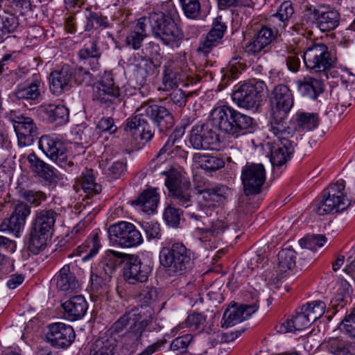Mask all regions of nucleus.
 Returning <instances> with one entry per match:
<instances>
[{
	"mask_svg": "<svg viewBox=\"0 0 355 355\" xmlns=\"http://www.w3.org/2000/svg\"><path fill=\"white\" fill-rule=\"evenodd\" d=\"M13 270V261L3 253H0V279Z\"/></svg>",
	"mask_w": 355,
	"mask_h": 355,
	"instance_id": "69168bd1",
	"label": "nucleus"
},
{
	"mask_svg": "<svg viewBox=\"0 0 355 355\" xmlns=\"http://www.w3.org/2000/svg\"><path fill=\"white\" fill-rule=\"evenodd\" d=\"M198 159L200 167L207 171H215L225 166L224 161L217 157L200 154Z\"/></svg>",
	"mask_w": 355,
	"mask_h": 355,
	"instance_id": "8fccbe9b",
	"label": "nucleus"
},
{
	"mask_svg": "<svg viewBox=\"0 0 355 355\" xmlns=\"http://www.w3.org/2000/svg\"><path fill=\"white\" fill-rule=\"evenodd\" d=\"M148 17L139 18L135 26L128 32L125 38L127 46L138 50L141 46L144 40L147 37Z\"/></svg>",
	"mask_w": 355,
	"mask_h": 355,
	"instance_id": "c756f323",
	"label": "nucleus"
},
{
	"mask_svg": "<svg viewBox=\"0 0 355 355\" xmlns=\"http://www.w3.org/2000/svg\"><path fill=\"white\" fill-rule=\"evenodd\" d=\"M309 15L315 22L320 31L325 32L336 28L340 21V14L337 10L329 6H320L317 8H309Z\"/></svg>",
	"mask_w": 355,
	"mask_h": 355,
	"instance_id": "dca6fc26",
	"label": "nucleus"
},
{
	"mask_svg": "<svg viewBox=\"0 0 355 355\" xmlns=\"http://www.w3.org/2000/svg\"><path fill=\"white\" fill-rule=\"evenodd\" d=\"M277 272L281 275L291 270L295 265V252L291 248L282 250L278 255Z\"/></svg>",
	"mask_w": 355,
	"mask_h": 355,
	"instance_id": "49530a36",
	"label": "nucleus"
},
{
	"mask_svg": "<svg viewBox=\"0 0 355 355\" xmlns=\"http://www.w3.org/2000/svg\"><path fill=\"white\" fill-rule=\"evenodd\" d=\"M146 236L149 239H160L161 230L159 225L157 222H145L142 225Z\"/></svg>",
	"mask_w": 355,
	"mask_h": 355,
	"instance_id": "0e129e2a",
	"label": "nucleus"
},
{
	"mask_svg": "<svg viewBox=\"0 0 355 355\" xmlns=\"http://www.w3.org/2000/svg\"><path fill=\"white\" fill-rule=\"evenodd\" d=\"M75 337V331L70 325L63 322H55L49 325L46 339L55 347H68L73 342Z\"/></svg>",
	"mask_w": 355,
	"mask_h": 355,
	"instance_id": "6ab92c4d",
	"label": "nucleus"
},
{
	"mask_svg": "<svg viewBox=\"0 0 355 355\" xmlns=\"http://www.w3.org/2000/svg\"><path fill=\"white\" fill-rule=\"evenodd\" d=\"M208 206L218 207L227 200L230 189L225 185H216L212 188L204 189L199 191Z\"/></svg>",
	"mask_w": 355,
	"mask_h": 355,
	"instance_id": "2f4dec72",
	"label": "nucleus"
},
{
	"mask_svg": "<svg viewBox=\"0 0 355 355\" xmlns=\"http://www.w3.org/2000/svg\"><path fill=\"white\" fill-rule=\"evenodd\" d=\"M127 256L126 254L112 250H107L98 266L92 270L90 280L94 288L97 290L105 285L114 272L116 267L121 263V259Z\"/></svg>",
	"mask_w": 355,
	"mask_h": 355,
	"instance_id": "9b49d317",
	"label": "nucleus"
},
{
	"mask_svg": "<svg viewBox=\"0 0 355 355\" xmlns=\"http://www.w3.org/2000/svg\"><path fill=\"white\" fill-rule=\"evenodd\" d=\"M107 233L110 242L122 248L137 246L143 241L141 234L135 226L126 221H121L110 225Z\"/></svg>",
	"mask_w": 355,
	"mask_h": 355,
	"instance_id": "f8f14e48",
	"label": "nucleus"
},
{
	"mask_svg": "<svg viewBox=\"0 0 355 355\" xmlns=\"http://www.w3.org/2000/svg\"><path fill=\"white\" fill-rule=\"evenodd\" d=\"M327 239L322 234H313L307 236L300 240L302 248L315 250L317 248H321L327 243Z\"/></svg>",
	"mask_w": 355,
	"mask_h": 355,
	"instance_id": "603ef678",
	"label": "nucleus"
},
{
	"mask_svg": "<svg viewBox=\"0 0 355 355\" xmlns=\"http://www.w3.org/2000/svg\"><path fill=\"white\" fill-rule=\"evenodd\" d=\"M90 355H118L116 339L112 337H102L97 339L92 345Z\"/></svg>",
	"mask_w": 355,
	"mask_h": 355,
	"instance_id": "79ce46f5",
	"label": "nucleus"
},
{
	"mask_svg": "<svg viewBox=\"0 0 355 355\" xmlns=\"http://www.w3.org/2000/svg\"><path fill=\"white\" fill-rule=\"evenodd\" d=\"M31 214V207L25 203H17L11 216L3 220L0 230L3 232H10L17 236L24 229L26 218Z\"/></svg>",
	"mask_w": 355,
	"mask_h": 355,
	"instance_id": "aec40b11",
	"label": "nucleus"
},
{
	"mask_svg": "<svg viewBox=\"0 0 355 355\" xmlns=\"http://www.w3.org/2000/svg\"><path fill=\"white\" fill-rule=\"evenodd\" d=\"M233 113V130L231 135L237 137L240 135L254 131L257 125L252 117L241 114L235 110Z\"/></svg>",
	"mask_w": 355,
	"mask_h": 355,
	"instance_id": "e433bc0d",
	"label": "nucleus"
},
{
	"mask_svg": "<svg viewBox=\"0 0 355 355\" xmlns=\"http://www.w3.org/2000/svg\"><path fill=\"white\" fill-rule=\"evenodd\" d=\"M296 128L302 131H310L318 126V115L315 113L298 112L295 114Z\"/></svg>",
	"mask_w": 355,
	"mask_h": 355,
	"instance_id": "c03bdc74",
	"label": "nucleus"
},
{
	"mask_svg": "<svg viewBox=\"0 0 355 355\" xmlns=\"http://www.w3.org/2000/svg\"><path fill=\"white\" fill-rule=\"evenodd\" d=\"M159 200L156 189H147L143 191L132 204L140 207L145 213L153 214L155 211Z\"/></svg>",
	"mask_w": 355,
	"mask_h": 355,
	"instance_id": "f704fd0d",
	"label": "nucleus"
},
{
	"mask_svg": "<svg viewBox=\"0 0 355 355\" xmlns=\"http://www.w3.org/2000/svg\"><path fill=\"white\" fill-rule=\"evenodd\" d=\"M184 77H178L177 73L173 72L171 69H166L162 78V83L164 86V90L172 89L177 87L180 83L182 82Z\"/></svg>",
	"mask_w": 355,
	"mask_h": 355,
	"instance_id": "5fc2aeb1",
	"label": "nucleus"
},
{
	"mask_svg": "<svg viewBox=\"0 0 355 355\" xmlns=\"http://www.w3.org/2000/svg\"><path fill=\"white\" fill-rule=\"evenodd\" d=\"M74 81L79 85H91L94 82L92 74L83 67L73 70Z\"/></svg>",
	"mask_w": 355,
	"mask_h": 355,
	"instance_id": "864d4df0",
	"label": "nucleus"
},
{
	"mask_svg": "<svg viewBox=\"0 0 355 355\" xmlns=\"http://www.w3.org/2000/svg\"><path fill=\"white\" fill-rule=\"evenodd\" d=\"M22 198L35 207L46 200V195L41 191L27 190L22 193Z\"/></svg>",
	"mask_w": 355,
	"mask_h": 355,
	"instance_id": "13d9d810",
	"label": "nucleus"
},
{
	"mask_svg": "<svg viewBox=\"0 0 355 355\" xmlns=\"http://www.w3.org/2000/svg\"><path fill=\"white\" fill-rule=\"evenodd\" d=\"M323 80V78L321 80H318L311 76H306L296 80L295 83L298 92L302 96L315 100L318 95L324 91Z\"/></svg>",
	"mask_w": 355,
	"mask_h": 355,
	"instance_id": "7c9ffc66",
	"label": "nucleus"
},
{
	"mask_svg": "<svg viewBox=\"0 0 355 355\" xmlns=\"http://www.w3.org/2000/svg\"><path fill=\"white\" fill-rule=\"evenodd\" d=\"M328 350L334 355H353L345 343L337 338H331L329 340Z\"/></svg>",
	"mask_w": 355,
	"mask_h": 355,
	"instance_id": "6e6d98bb",
	"label": "nucleus"
},
{
	"mask_svg": "<svg viewBox=\"0 0 355 355\" xmlns=\"http://www.w3.org/2000/svg\"><path fill=\"white\" fill-rule=\"evenodd\" d=\"M265 87V83L260 80L244 83L232 93V100L241 108L257 110L261 105Z\"/></svg>",
	"mask_w": 355,
	"mask_h": 355,
	"instance_id": "1a4fd4ad",
	"label": "nucleus"
},
{
	"mask_svg": "<svg viewBox=\"0 0 355 355\" xmlns=\"http://www.w3.org/2000/svg\"><path fill=\"white\" fill-rule=\"evenodd\" d=\"M275 112H271V120H270V129L271 132L277 137V139H283V138H288L290 139L291 137H293L295 130L286 125L285 119L288 114H275Z\"/></svg>",
	"mask_w": 355,
	"mask_h": 355,
	"instance_id": "c9c22d12",
	"label": "nucleus"
},
{
	"mask_svg": "<svg viewBox=\"0 0 355 355\" xmlns=\"http://www.w3.org/2000/svg\"><path fill=\"white\" fill-rule=\"evenodd\" d=\"M96 128L101 132H107L110 134L115 132L116 127L111 117H103L98 123Z\"/></svg>",
	"mask_w": 355,
	"mask_h": 355,
	"instance_id": "338daca9",
	"label": "nucleus"
},
{
	"mask_svg": "<svg viewBox=\"0 0 355 355\" xmlns=\"http://www.w3.org/2000/svg\"><path fill=\"white\" fill-rule=\"evenodd\" d=\"M27 159L31 169L39 176L50 181L55 177L53 168L41 160L35 153L29 154Z\"/></svg>",
	"mask_w": 355,
	"mask_h": 355,
	"instance_id": "a19ab883",
	"label": "nucleus"
},
{
	"mask_svg": "<svg viewBox=\"0 0 355 355\" xmlns=\"http://www.w3.org/2000/svg\"><path fill=\"white\" fill-rule=\"evenodd\" d=\"M304 64L307 69L315 73H319L320 77L328 79L329 74L340 78L342 83L347 84L353 82L350 77H355L347 69L343 68L331 69L333 60L328 47L323 43H315L309 46L303 54Z\"/></svg>",
	"mask_w": 355,
	"mask_h": 355,
	"instance_id": "f03ea898",
	"label": "nucleus"
},
{
	"mask_svg": "<svg viewBox=\"0 0 355 355\" xmlns=\"http://www.w3.org/2000/svg\"><path fill=\"white\" fill-rule=\"evenodd\" d=\"M164 218L168 224L172 226L178 225L180 219V209L172 206H168L165 209Z\"/></svg>",
	"mask_w": 355,
	"mask_h": 355,
	"instance_id": "052dcab7",
	"label": "nucleus"
},
{
	"mask_svg": "<svg viewBox=\"0 0 355 355\" xmlns=\"http://www.w3.org/2000/svg\"><path fill=\"white\" fill-rule=\"evenodd\" d=\"M271 112L275 114H288L294 104L291 90L284 84L276 85L270 93Z\"/></svg>",
	"mask_w": 355,
	"mask_h": 355,
	"instance_id": "a211bd4d",
	"label": "nucleus"
},
{
	"mask_svg": "<svg viewBox=\"0 0 355 355\" xmlns=\"http://www.w3.org/2000/svg\"><path fill=\"white\" fill-rule=\"evenodd\" d=\"M0 42L5 39L6 34L13 33L19 26L18 18L12 13L3 11L0 13Z\"/></svg>",
	"mask_w": 355,
	"mask_h": 355,
	"instance_id": "de8ad7c7",
	"label": "nucleus"
},
{
	"mask_svg": "<svg viewBox=\"0 0 355 355\" xmlns=\"http://www.w3.org/2000/svg\"><path fill=\"white\" fill-rule=\"evenodd\" d=\"M53 280L57 288L63 292L73 291L78 284L75 275L70 272L69 265L64 266L55 275Z\"/></svg>",
	"mask_w": 355,
	"mask_h": 355,
	"instance_id": "72a5a7b5",
	"label": "nucleus"
},
{
	"mask_svg": "<svg viewBox=\"0 0 355 355\" xmlns=\"http://www.w3.org/2000/svg\"><path fill=\"white\" fill-rule=\"evenodd\" d=\"M159 46L153 42H148L142 49L144 59H154L159 55Z\"/></svg>",
	"mask_w": 355,
	"mask_h": 355,
	"instance_id": "774afa93",
	"label": "nucleus"
},
{
	"mask_svg": "<svg viewBox=\"0 0 355 355\" xmlns=\"http://www.w3.org/2000/svg\"><path fill=\"white\" fill-rule=\"evenodd\" d=\"M77 183L88 196L98 194L102 189L101 185L96 182L92 170L87 169L83 171Z\"/></svg>",
	"mask_w": 355,
	"mask_h": 355,
	"instance_id": "37998d69",
	"label": "nucleus"
},
{
	"mask_svg": "<svg viewBox=\"0 0 355 355\" xmlns=\"http://www.w3.org/2000/svg\"><path fill=\"white\" fill-rule=\"evenodd\" d=\"M184 15L191 19L200 17L201 6L199 0H180Z\"/></svg>",
	"mask_w": 355,
	"mask_h": 355,
	"instance_id": "3c124183",
	"label": "nucleus"
},
{
	"mask_svg": "<svg viewBox=\"0 0 355 355\" xmlns=\"http://www.w3.org/2000/svg\"><path fill=\"white\" fill-rule=\"evenodd\" d=\"M73 69L68 64L50 74V89L55 94L69 90L72 85Z\"/></svg>",
	"mask_w": 355,
	"mask_h": 355,
	"instance_id": "bb28decb",
	"label": "nucleus"
},
{
	"mask_svg": "<svg viewBox=\"0 0 355 355\" xmlns=\"http://www.w3.org/2000/svg\"><path fill=\"white\" fill-rule=\"evenodd\" d=\"M119 96V89L114 86L112 74L105 71L94 89V98L101 103H111Z\"/></svg>",
	"mask_w": 355,
	"mask_h": 355,
	"instance_id": "5701e85b",
	"label": "nucleus"
},
{
	"mask_svg": "<svg viewBox=\"0 0 355 355\" xmlns=\"http://www.w3.org/2000/svg\"><path fill=\"white\" fill-rule=\"evenodd\" d=\"M189 141L196 149H213L218 141V137L209 123H201L192 128Z\"/></svg>",
	"mask_w": 355,
	"mask_h": 355,
	"instance_id": "f3484780",
	"label": "nucleus"
},
{
	"mask_svg": "<svg viewBox=\"0 0 355 355\" xmlns=\"http://www.w3.org/2000/svg\"><path fill=\"white\" fill-rule=\"evenodd\" d=\"M229 106L223 105L214 108L209 114V125L225 133L231 135L233 130V112Z\"/></svg>",
	"mask_w": 355,
	"mask_h": 355,
	"instance_id": "393cba45",
	"label": "nucleus"
},
{
	"mask_svg": "<svg viewBox=\"0 0 355 355\" xmlns=\"http://www.w3.org/2000/svg\"><path fill=\"white\" fill-rule=\"evenodd\" d=\"M193 253L182 243H174L171 247H164L159 254L160 263L178 275L191 268Z\"/></svg>",
	"mask_w": 355,
	"mask_h": 355,
	"instance_id": "0eeeda50",
	"label": "nucleus"
},
{
	"mask_svg": "<svg viewBox=\"0 0 355 355\" xmlns=\"http://www.w3.org/2000/svg\"><path fill=\"white\" fill-rule=\"evenodd\" d=\"M351 202L345 190V182L340 179L323 191L322 198L315 205L314 211L320 216L345 210Z\"/></svg>",
	"mask_w": 355,
	"mask_h": 355,
	"instance_id": "423d86ee",
	"label": "nucleus"
},
{
	"mask_svg": "<svg viewBox=\"0 0 355 355\" xmlns=\"http://www.w3.org/2000/svg\"><path fill=\"white\" fill-rule=\"evenodd\" d=\"M42 85L40 76L34 73L24 83H21L17 86L15 95L19 100L34 101L40 96Z\"/></svg>",
	"mask_w": 355,
	"mask_h": 355,
	"instance_id": "cd10ccee",
	"label": "nucleus"
},
{
	"mask_svg": "<svg viewBox=\"0 0 355 355\" xmlns=\"http://www.w3.org/2000/svg\"><path fill=\"white\" fill-rule=\"evenodd\" d=\"M203 225L204 227H198L197 228L199 234L204 236L203 238L218 236L222 234L227 227L225 221L220 219L208 220V224L205 225V223H203Z\"/></svg>",
	"mask_w": 355,
	"mask_h": 355,
	"instance_id": "a18cd8bd",
	"label": "nucleus"
},
{
	"mask_svg": "<svg viewBox=\"0 0 355 355\" xmlns=\"http://www.w3.org/2000/svg\"><path fill=\"white\" fill-rule=\"evenodd\" d=\"M129 257L123 268V277L129 284L145 283L152 272V266L148 260H141L133 255Z\"/></svg>",
	"mask_w": 355,
	"mask_h": 355,
	"instance_id": "2eb2a0df",
	"label": "nucleus"
},
{
	"mask_svg": "<svg viewBox=\"0 0 355 355\" xmlns=\"http://www.w3.org/2000/svg\"><path fill=\"white\" fill-rule=\"evenodd\" d=\"M326 304L320 300L308 302L302 306L301 310L305 313L312 323L324 313Z\"/></svg>",
	"mask_w": 355,
	"mask_h": 355,
	"instance_id": "09e8293b",
	"label": "nucleus"
},
{
	"mask_svg": "<svg viewBox=\"0 0 355 355\" xmlns=\"http://www.w3.org/2000/svg\"><path fill=\"white\" fill-rule=\"evenodd\" d=\"M41 110L46 114V119L58 125L65 123L69 119L68 109L62 105L49 104L41 107Z\"/></svg>",
	"mask_w": 355,
	"mask_h": 355,
	"instance_id": "58836bf2",
	"label": "nucleus"
},
{
	"mask_svg": "<svg viewBox=\"0 0 355 355\" xmlns=\"http://www.w3.org/2000/svg\"><path fill=\"white\" fill-rule=\"evenodd\" d=\"M125 170V164L123 162H114L105 170V173L110 178L117 179L124 173Z\"/></svg>",
	"mask_w": 355,
	"mask_h": 355,
	"instance_id": "e2e57ef3",
	"label": "nucleus"
},
{
	"mask_svg": "<svg viewBox=\"0 0 355 355\" xmlns=\"http://www.w3.org/2000/svg\"><path fill=\"white\" fill-rule=\"evenodd\" d=\"M340 328L348 336L355 338V308L344 318Z\"/></svg>",
	"mask_w": 355,
	"mask_h": 355,
	"instance_id": "4d7b16f0",
	"label": "nucleus"
},
{
	"mask_svg": "<svg viewBox=\"0 0 355 355\" xmlns=\"http://www.w3.org/2000/svg\"><path fill=\"white\" fill-rule=\"evenodd\" d=\"M278 33V29L263 26L245 45V52L250 55H256L261 52L265 53L269 50L271 42Z\"/></svg>",
	"mask_w": 355,
	"mask_h": 355,
	"instance_id": "4be33fe9",
	"label": "nucleus"
},
{
	"mask_svg": "<svg viewBox=\"0 0 355 355\" xmlns=\"http://www.w3.org/2000/svg\"><path fill=\"white\" fill-rule=\"evenodd\" d=\"M226 29L227 26L223 21L222 17H217L214 21L212 28L207 33L205 40L200 43L197 49L198 52L207 56L211 49L218 44Z\"/></svg>",
	"mask_w": 355,
	"mask_h": 355,
	"instance_id": "a878e982",
	"label": "nucleus"
},
{
	"mask_svg": "<svg viewBox=\"0 0 355 355\" xmlns=\"http://www.w3.org/2000/svg\"><path fill=\"white\" fill-rule=\"evenodd\" d=\"M193 340V336L189 334H184L175 338L171 343L170 348L173 351L186 352L188 346Z\"/></svg>",
	"mask_w": 355,
	"mask_h": 355,
	"instance_id": "bf43d9fd",
	"label": "nucleus"
},
{
	"mask_svg": "<svg viewBox=\"0 0 355 355\" xmlns=\"http://www.w3.org/2000/svg\"><path fill=\"white\" fill-rule=\"evenodd\" d=\"M153 321V310L148 306H140L131 309L116 320L112 328L116 333L121 332L129 325L126 336L133 344L140 343L144 331L149 329Z\"/></svg>",
	"mask_w": 355,
	"mask_h": 355,
	"instance_id": "20e7f679",
	"label": "nucleus"
},
{
	"mask_svg": "<svg viewBox=\"0 0 355 355\" xmlns=\"http://www.w3.org/2000/svg\"><path fill=\"white\" fill-rule=\"evenodd\" d=\"M176 13L174 8L168 14L152 12L148 17L153 35L162 43L171 48L178 47L184 37L182 30L174 19Z\"/></svg>",
	"mask_w": 355,
	"mask_h": 355,
	"instance_id": "39448f33",
	"label": "nucleus"
},
{
	"mask_svg": "<svg viewBox=\"0 0 355 355\" xmlns=\"http://www.w3.org/2000/svg\"><path fill=\"white\" fill-rule=\"evenodd\" d=\"M135 116L128 120L124 130L136 141L144 143L149 141L154 132L149 126L144 116H148L158 128L159 132H166L174 125L172 114L165 107L159 105H145L137 109Z\"/></svg>",
	"mask_w": 355,
	"mask_h": 355,
	"instance_id": "f257e3e1",
	"label": "nucleus"
},
{
	"mask_svg": "<svg viewBox=\"0 0 355 355\" xmlns=\"http://www.w3.org/2000/svg\"><path fill=\"white\" fill-rule=\"evenodd\" d=\"M270 151V160L273 166H281L291 158L294 151L293 141L288 138L275 139L267 144Z\"/></svg>",
	"mask_w": 355,
	"mask_h": 355,
	"instance_id": "412c9836",
	"label": "nucleus"
},
{
	"mask_svg": "<svg viewBox=\"0 0 355 355\" xmlns=\"http://www.w3.org/2000/svg\"><path fill=\"white\" fill-rule=\"evenodd\" d=\"M258 302L259 300H257L251 305L241 304L239 306L233 305L228 307L223 316L222 327L227 328L234 326L249 318L252 313L257 311V303Z\"/></svg>",
	"mask_w": 355,
	"mask_h": 355,
	"instance_id": "b1692460",
	"label": "nucleus"
},
{
	"mask_svg": "<svg viewBox=\"0 0 355 355\" xmlns=\"http://www.w3.org/2000/svg\"><path fill=\"white\" fill-rule=\"evenodd\" d=\"M59 214L52 209L36 211L30 229L28 248L34 254L44 250L53 232Z\"/></svg>",
	"mask_w": 355,
	"mask_h": 355,
	"instance_id": "7ed1b4c3",
	"label": "nucleus"
},
{
	"mask_svg": "<svg viewBox=\"0 0 355 355\" xmlns=\"http://www.w3.org/2000/svg\"><path fill=\"white\" fill-rule=\"evenodd\" d=\"M101 55V49L98 46L96 40H93L84 48L78 51V56L83 62V64H89L91 69L96 71L99 67L98 58Z\"/></svg>",
	"mask_w": 355,
	"mask_h": 355,
	"instance_id": "473e14b6",
	"label": "nucleus"
},
{
	"mask_svg": "<svg viewBox=\"0 0 355 355\" xmlns=\"http://www.w3.org/2000/svg\"><path fill=\"white\" fill-rule=\"evenodd\" d=\"M294 13L293 4L289 1H284L279 7L276 13L271 16V21L277 25L275 30L282 31L288 25L289 19Z\"/></svg>",
	"mask_w": 355,
	"mask_h": 355,
	"instance_id": "ea45409f",
	"label": "nucleus"
},
{
	"mask_svg": "<svg viewBox=\"0 0 355 355\" xmlns=\"http://www.w3.org/2000/svg\"><path fill=\"white\" fill-rule=\"evenodd\" d=\"M241 180L246 195L259 193L266 181V170L263 165L248 163L242 168Z\"/></svg>",
	"mask_w": 355,
	"mask_h": 355,
	"instance_id": "4468645a",
	"label": "nucleus"
},
{
	"mask_svg": "<svg viewBox=\"0 0 355 355\" xmlns=\"http://www.w3.org/2000/svg\"><path fill=\"white\" fill-rule=\"evenodd\" d=\"M87 245L89 250L87 254L83 257V260H87L94 257L101 248V243L98 233H96L93 236V238L87 241Z\"/></svg>",
	"mask_w": 355,
	"mask_h": 355,
	"instance_id": "680f3d73",
	"label": "nucleus"
},
{
	"mask_svg": "<svg viewBox=\"0 0 355 355\" xmlns=\"http://www.w3.org/2000/svg\"><path fill=\"white\" fill-rule=\"evenodd\" d=\"M10 121L16 132L19 146H31L38 138L39 129L31 117L23 114H15L11 115Z\"/></svg>",
	"mask_w": 355,
	"mask_h": 355,
	"instance_id": "ddd939ff",
	"label": "nucleus"
},
{
	"mask_svg": "<svg viewBox=\"0 0 355 355\" xmlns=\"http://www.w3.org/2000/svg\"><path fill=\"white\" fill-rule=\"evenodd\" d=\"M62 306L69 320L81 319L87 313L88 304L83 295H76L64 302Z\"/></svg>",
	"mask_w": 355,
	"mask_h": 355,
	"instance_id": "c85d7f7f",
	"label": "nucleus"
},
{
	"mask_svg": "<svg viewBox=\"0 0 355 355\" xmlns=\"http://www.w3.org/2000/svg\"><path fill=\"white\" fill-rule=\"evenodd\" d=\"M166 175L165 185L173 202L187 207L191 205V184L175 168L162 173Z\"/></svg>",
	"mask_w": 355,
	"mask_h": 355,
	"instance_id": "6e6552de",
	"label": "nucleus"
},
{
	"mask_svg": "<svg viewBox=\"0 0 355 355\" xmlns=\"http://www.w3.org/2000/svg\"><path fill=\"white\" fill-rule=\"evenodd\" d=\"M68 144L58 135H42L40 138V149L52 161L62 168L73 165L68 159Z\"/></svg>",
	"mask_w": 355,
	"mask_h": 355,
	"instance_id": "9d476101",
	"label": "nucleus"
},
{
	"mask_svg": "<svg viewBox=\"0 0 355 355\" xmlns=\"http://www.w3.org/2000/svg\"><path fill=\"white\" fill-rule=\"evenodd\" d=\"M312 322L301 310L293 318L288 319L277 327V331L281 334L301 331L309 327Z\"/></svg>",
	"mask_w": 355,
	"mask_h": 355,
	"instance_id": "4c0bfd02",
	"label": "nucleus"
}]
</instances>
